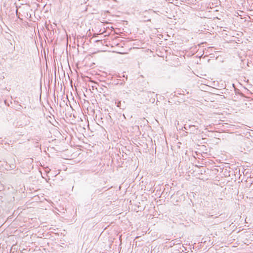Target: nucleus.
Here are the masks:
<instances>
[{
  "label": "nucleus",
  "instance_id": "1",
  "mask_svg": "<svg viewBox=\"0 0 253 253\" xmlns=\"http://www.w3.org/2000/svg\"><path fill=\"white\" fill-rule=\"evenodd\" d=\"M189 129L191 131V133H197L198 132V128L197 126L194 125H189L188 126Z\"/></svg>",
  "mask_w": 253,
  "mask_h": 253
},
{
  "label": "nucleus",
  "instance_id": "2",
  "mask_svg": "<svg viewBox=\"0 0 253 253\" xmlns=\"http://www.w3.org/2000/svg\"><path fill=\"white\" fill-rule=\"evenodd\" d=\"M125 81H123L122 82L121 81V80H120V81H118V82L117 83V84L118 85H124L125 84Z\"/></svg>",
  "mask_w": 253,
  "mask_h": 253
},
{
  "label": "nucleus",
  "instance_id": "3",
  "mask_svg": "<svg viewBox=\"0 0 253 253\" xmlns=\"http://www.w3.org/2000/svg\"><path fill=\"white\" fill-rule=\"evenodd\" d=\"M22 108H23L22 106H21V105H18V107H17L16 110H20L22 109Z\"/></svg>",
  "mask_w": 253,
  "mask_h": 253
},
{
  "label": "nucleus",
  "instance_id": "4",
  "mask_svg": "<svg viewBox=\"0 0 253 253\" xmlns=\"http://www.w3.org/2000/svg\"><path fill=\"white\" fill-rule=\"evenodd\" d=\"M121 105V101H119L117 103V107H120Z\"/></svg>",
  "mask_w": 253,
  "mask_h": 253
},
{
  "label": "nucleus",
  "instance_id": "5",
  "mask_svg": "<svg viewBox=\"0 0 253 253\" xmlns=\"http://www.w3.org/2000/svg\"><path fill=\"white\" fill-rule=\"evenodd\" d=\"M123 77H124V78H126V80H127V76L125 77V75H123Z\"/></svg>",
  "mask_w": 253,
  "mask_h": 253
},
{
  "label": "nucleus",
  "instance_id": "6",
  "mask_svg": "<svg viewBox=\"0 0 253 253\" xmlns=\"http://www.w3.org/2000/svg\"><path fill=\"white\" fill-rule=\"evenodd\" d=\"M130 91V90H129L128 91H126V93H129Z\"/></svg>",
  "mask_w": 253,
  "mask_h": 253
},
{
  "label": "nucleus",
  "instance_id": "7",
  "mask_svg": "<svg viewBox=\"0 0 253 253\" xmlns=\"http://www.w3.org/2000/svg\"><path fill=\"white\" fill-rule=\"evenodd\" d=\"M184 128H185V129H187V126H184Z\"/></svg>",
  "mask_w": 253,
  "mask_h": 253
},
{
  "label": "nucleus",
  "instance_id": "8",
  "mask_svg": "<svg viewBox=\"0 0 253 253\" xmlns=\"http://www.w3.org/2000/svg\"><path fill=\"white\" fill-rule=\"evenodd\" d=\"M96 36V34H94L93 36V37H94Z\"/></svg>",
  "mask_w": 253,
  "mask_h": 253
}]
</instances>
